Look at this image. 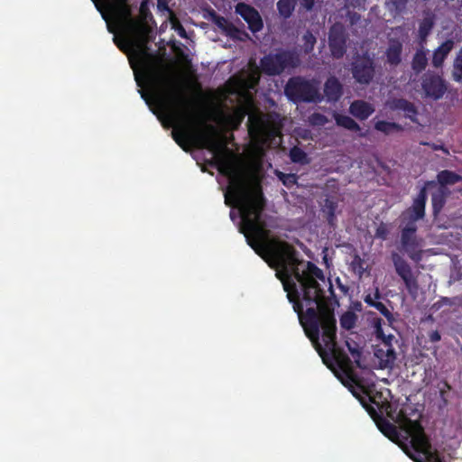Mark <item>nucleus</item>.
I'll return each mask as SVG.
<instances>
[{"instance_id": "obj_13", "label": "nucleus", "mask_w": 462, "mask_h": 462, "mask_svg": "<svg viewBox=\"0 0 462 462\" xmlns=\"http://www.w3.org/2000/svg\"><path fill=\"white\" fill-rule=\"evenodd\" d=\"M422 89L427 97L439 99L445 94L447 87L439 76L426 74L422 80Z\"/></svg>"}, {"instance_id": "obj_30", "label": "nucleus", "mask_w": 462, "mask_h": 462, "mask_svg": "<svg viewBox=\"0 0 462 462\" xmlns=\"http://www.w3.org/2000/svg\"><path fill=\"white\" fill-rule=\"evenodd\" d=\"M302 41L304 51L306 53H310V51H312L317 42L316 37L310 32H307L303 35Z\"/></svg>"}, {"instance_id": "obj_25", "label": "nucleus", "mask_w": 462, "mask_h": 462, "mask_svg": "<svg viewBox=\"0 0 462 462\" xmlns=\"http://www.w3.org/2000/svg\"><path fill=\"white\" fill-rule=\"evenodd\" d=\"M452 67L453 80L458 83H462V47L456 53Z\"/></svg>"}, {"instance_id": "obj_43", "label": "nucleus", "mask_w": 462, "mask_h": 462, "mask_svg": "<svg viewBox=\"0 0 462 462\" xmlns=\"http://www.w3.org/2000/svg\"><path fill=\"white\" fill-rule=\"evenodd\" d=\"M429 337L431 342H438L441 338L440 334L437 330L431 331Z\"/></svg>"}, {"instance_id": "obj_29", "label": "nucleus", "mask_w": 462, "mask_h": 462, "mask_svg": "<svg viewBox=\"0 0 462 462\" xmlns=\"http://www.w3.org/2000/svg\"><path fill=\"white\" fill-rule=\"evenodd\" d=\"M395 107L405 111L406 116L410 118H412L416 114L414 106L404 99L397 100L395 103Z\"/></svg>"}, {"instance_id": "obj_52", "label": "nucleus", "mask_w": 462, "mask_h": 462, "mask_svg": "<svg viewBox=\"0 0 462 462\" xmlns=\"http://www.w3.org/2000/svg\"><path fill=\"white\" fill-rule=\"evenodd\" d=\"M103 15V18L107 21V18H106V15L105 14H102Z\"/></svg>"}, {"instance_id": "obj_22", "label": "nucleus", "mask_w": 462, "mask_h": 462, "mask_svg": "<svg viewBox=\"0 0 462 462\" xmlns=\"http://www.w3.org/2000/svg\"><path fill=\"white\" fill-rule=\"evenodd\" d=\"M427 64V51L423 49L418 50L412 60V69L419 73L426 68Z\"/></svg>"}, {"instance_id": "obj_9", "label": "nucleus", "mask_w": 462, "mask_h": 462, "mask_svg": "<svg viewBox=\"0 0 462 462\" xmlns=\"http://www.w3.org/2000/svg\"><path fill=\"white\" fill-rule=\"evenodd\" d=\"M395 337L389 334L376 345L374 352V363L380 369H392L394 365L397 355L393 346Z\"/></svg>"}, {"instance_id": "obj_14", "label": "nucleus", "mask_w": 462, "mask_h": 462, "mask_svg": "<svg viewBox=\"0 0 462 462\" xmlns=\"http://www.w3.org/2000/svg\"><path fill=\"white\" fill-rule=\"evenodd\" d=\"M107 13L116 23L124 24L129 19L131 13L126 0H102Z\"/></svg>"}, {"instance_id": "obj_12", "label": "nucleus", "mask_w": 462, "mask_h": 462, "mask_svg": "<svg viewBox=\"0 0 462 462\" xmlns=\"http://www.w3.org/2000/svg\"><path fill=\"white\" fill-rule=\"evenodd\" d=\"M236 12L248 23V27L253 32L263 29L262 17L254 7L245 3H239L236 6Z\"/></svg>"}, {"instance_id": "obj_11", "label": "nucleus", "mask_w": 462, "mask_h": 462, "mask_svg": "<svg viewBox=\"0 0 462 462\" xmlns=\"http://www.w3.org/2000/svg\"><path fill=\"white\" fill-rule=\"evenodd\" d=\"M328 41L333 57L341 58L346 52V35L342 24L336 23L331 27Z\"/></svg>"}, {"instance_id": "obj_16", "label": "nucleus", "mask_w": 462, "mask_h": 462, "mask_svg": "<svg viewBox=\"0 0 462 462\" xmlns=\"http://www.w3.org/2000/svg\"><path fill=\"white\" fill-rule=\"evenodd\" d=\"M349 112L356 118L365 120L374 112V107L368 102L356 100L351 104Z\"/></svg>"}, {"instance_id": "obj_17", "label": "nucleus", "mask_w": 462, "mask_h": 462, "mask_svg": "<svg viewBox=\"0 0 462 462\" xmlns=\"http://www.w3.org/2000/svg\"><path fill=\"white\" fill-rule=\"evenodd\" d=\"M455 42L453 40H447L440 46H439L432 55V65L439 68L443 65L444 60L454 48Z\"/></svg>"}, {"instance_id": "obj_24", "label": "nucleus", "mask_w": 462, "mask_h": 462, "mask_svg": "<svg viewBox=\"0 0 462 462\" xmlns=\"http://www.w3.org/2000/svg\"><path fill=\"white\" fill-rule=\"evenodd\" d=\"M356 321L357 315L354 311H346L339 319L340 328L345 330H350L355 328Z\"/></svg>"}, {"instance_id": "obj_41", "label": "nucleus", "mask_w": 462, "mask_h": 462, "mask_svg": "<svg viewBox=\"0 0 462 462\" xmlns=\"http://www.w3.org/2000/svg\"><path fill=\"white\" fill-rule=\"evenodd\" d=\"M379 298H380V293H379L378 289L376 288L374 295L367 294L365 297V302L370 306L374 307V305L377 302L376 300H378Z\"/></svg>"}, {"instance_id": "obj_47", "label": "nucleus", "mask_w": 462, "mask_h": 462, "mask_svg": "<svg viewBox=\"0 0 462 462\" xmlns=\"http://www.w3.org/2000/svg\"><path fill=\"white\" fill-rule=\"evenodd\" d=\"M217 23H218V24H219L220 26H222V25L226 23V20H225V19H219V20L217 21Z\"/></svg>"}, {"instance_id": "obj_8", "label": "nucleus", "mask_w": 462, "mask_h": 462, "mask_svg": "<svg viewBox=\"0 0 462 462\" xmlns=\"http://www.w3.org/2000/svg\"><path fill=\"white\" fill-rule=\"evenodd\" d=\"M392 260L396 273L403 282L406 290L411 296H416L419 291V271L412 270L411 266L398 254H392Z\"/></svg>"}, {"instance_id": "obj_37", "label": "nucleus", "mask_w": 462, "mask_h": 462, "mask_svg": "<svg viewBox=\"0 0 462 462\" xmlns=\"http://www.w3.org/2000/svg\"><path fill=\"white\" fill-rule=\"evenodd\" d=\"M309 122L312 125L321 126L328 122V119L321 114L314 113L309 117Z\"/></svg>"}, {"instance_id": "obj_15", "label": "nucleus", "mask_w": 462, "mask_h": 462, "mask_svg": "<svg viewBox=\"0 0 462 462\" xmlns=\"http://www.w3.org/2000/svg\"><path fill=\"white\" fill-rule=\"evenodd\" d=\"M428 186L433 189L431 193V200L433 211L435 214H437L442 209L447 198L451 193V190L449 188L444 185H439L438 183H430L428 184Z\"/></svg>"}, {"instance_id": "obj_49", "label": "nucleus", "mask_w": 462, "mask_h": 462, "mask_svg": "<svg viewBox=\"0 0 462 462\" xmlns=\"http://www.w3.org/2000/svg\"><path fill=\"white\" fill-rule=\"evenodd\" d=\"M180 35L182 37L185 36V30L182 27L180 28Z\"/></svg>"}, {"instance_id": "obj_18", "label": "nucleus", "mask_w": 462, "mask_h": 462, "mask_svg": "<svg viewBox=\"0 0 462 462\" xmlns=\"http://www.w3.org/2000/svg\"><path fill=\"white\" fill-rule=\"evenodd\" d=\"M324 94L328 102L337 101L342 95V86L334 77L329 78L324 86Z\"/></svg>"}, {"instance_id": "obj_28", "label": "nucleus", "mask_w": 462, "mask_h": 462, "mask_svg": "<svg viewBox=\"0 0 462 462\" xmlns=\"http://www.w3.org/2000/svg\"><path fill=\"white\" fill-rule=\"evenodd\" d=\"M290 158L293 162L306 164L309 162L307 154L299 147H293L290 151Z\"/></svg>"}, {"instance_id": "obj_1", "label": "nucleus", "mask_w": 462, "mask_h": 462, "mask_svg": "<svg viewBox=\"0 0 462 462\" xmlns=\"http://www.w3.org/2000/svg\"><path fill=\"white\" fill-rule=\"evenodd\" d=\"M224 167L229 181L226 202L229 204L232 200L238 208L240 232L254 252L275 269L276 277L281 280L306 335L319 354L323 356L320 334L325 350L335 354L336 319L326 295L333 292L330 281L314 263L300 260L288 243L269 238L261 220L264 200L259 183L248 178L233 158Z\"/></svg>"}, {"instance_id": "obj_6", "label": "nucleus", "mask_w": 462, "mask_h": 462, "mask_svg": "<svg viewBox=\"0 0 462 462\" xmlns=\"http://www.w3.org/2000/svg\"><path fill=\"white\" fill-rule=\"evenodd\" d=\"M285 93L290 99L295 102H319L322 100V96L319 93V83L300 77L291 79L288 81L285 87Z\"/></svg>"}, {"instance_id": "obj_50", "label": "nucleus", "mask_w": 462, "mask_h": 462, "mask_svg": "<svg viewBox=\"0 0 462 462\" xmlns=\"http://www.w3.org/2000/svg\"><path fill=\"white\" fill-rule=\"evenodd\" d=\"M135 79H136L137 85L142 86V82H141V79H139V77H136Z\"/></svg>"}, {"instance_id": "obj_35", "label": "nucleus", "mask_w": 462, "mask_h": 462, "mask_svg": "<svg viewBox=\"0 0 462 462\" xmlns=\"http://www.w3.org/2000/svg\"><path fill=\"white\" fill-rule=\"evenodd\" d=\"M380 430L385 436L393 440L398 438L397 429L390 423H385L384 425L381 426Z\"/></svg>"}, {"instance_id": "obj_27", "label": "nucleus", "mask_w": 462, "mask_h": 462, "mask_svg": "<svg viewBox=\"0 0 462 462\" xmlns=\"http://www.w3.org/2000/svg\"><path fill=\"white\" fill-rule=\"evenodd\" d=\"M296 0H279L277 7L282 16L289 17L294 10Z\"/></svg>"}, {"instance_id": "obj_7", "label": "nucleus", "mask_w": 462, "mask_h": 462, "mask_svg": "<svg viewBox=\"0 0 462 462\" xmlns=\"http://www.w3.org/2000/svg\"><path fill=\"white\" fill-rule=\"evenodd\" d=\"M300 64L298 55L291 51H281L265 56L261 60L263 71L269 75L282 73L287 68H295Z\"/></svg>"}, {"instance_id": "obj_38", "label": "nucleus", "mask_w": 462, "mask_h": 462, "mask_svg": "<svg viewBox=\"0 0 462 462\" xmlns=\"http://www.w3.org/2000/svg\"><path fill=\"white\" fill-rule=\"evenodd\" d=\"M346 345L349 352L351 353L353 358L355 359L356 365L358 367H361V364L358 359L360 357V351H359L357 345L356 343H350L348 341H346Z\"/></svg>"}, {"instance_id": "obj_23", "label": "nucleus", "mask_w": 462, "mask_h": 462, "mask_svg": "<svg viewBox=\"0 0 462 462\" xmlns=\"http://www.w3.org/2000/svg\"><path fill=\"white\" fill-rule=\"evenodd\" d=\"M434 25V16L431 14H426L424 18L420 23L419 27V35L421 41H424L426 37L430 34L432 27Z\"/></svg>"}, {"instance_id": "obj_51", "label": "nucleus", "mask_w": 462, "mask_h": 462, "mask_svg": "<svg viewBox=\"0 0 462 462\" xmlns=\"http://www.w3.org/2000/svg\"><path fill=\"white\" fill-rule=\"evenodd\" d=\"M107 28H108L109 32H113L109 23H107Z\"/></svg>"}, {"instance_id": "obj_53", "label": "nucleus", "mask_w": 462, "mask_h": 462, "mask_svg": "<svg viewBox=\"0 0 462 462\" xmlns=\"http://www.w3.org/2000/svg\"><path fill=\"white\" fill-rule=\"evenodd\" d=\"M129 42H130L131 44L134 43V40H130Z\"/></svg>"}, {"instance_id": "obj_31", "label": "nucleus", "mask_w": 462, "mask_h": 462, "mask_svg": "<svg viewBox=\"0 0 462 462\" xmlns=\"http://www.w3.org/2000/svg\"><path fill=\"white\" fill-rule=\"evenodd\" d=\"M375 129L380 131V132H383V133H385V134H389V133H392L394 130H399L400 127H399V125H397L394 123H389V122H385V121H379V122H377L375 124Z\"/></svg>"}, {"instance_id": "obj_2", "label": "nucleus", "mask_w": 462, "mask_h": 462, "mask_svg": "<svg viewBox=\"0 0 462 462\" xmlns=\"http://www.w3.org/2000/svg\"><path fill=\"white\" fill-rule=\"evenodd\" d=\"M259 79L258 67L250 62L248 70L230 78L224 90L204 89V149L213 142L222 143L224 132L237 128L246 115L254 163H260L265 146L280 145L285 118L276 113L263 114L254 106L253 93Z\"/></svg>"}, {"instance_id": "obj_39", "label": "nucleus", "mask_w": 462, "mask_h": 462, "mask_svg": "<svg viewBox=\"0 0 462 462\" xmlns=\"http://www.w3.org/2000/svg\"><path fill=\"white\" fill-rule=\"evenodd\" d=\"M390 229L388 225L384 223H381L375 230V237L380 238L382 240H385L389 235Z\"/></svg>"}, {"instance_id": "obj_34", "label": "nucleus", "mask_w": 462, "mask_h": 462, "mask_svg": "<svg viewBox=\"0 0 462 462\" xmlns=\"http://www.w3.org/2000/svg\"><path fill=\"white\" fill-rule=\"evenodd\" d=\"M277 176L283 185L288 188L293 186L297 182V176L295 174H286L277 171Z\"/></svg>"}, {"instance_id": "obj_10", "label": "nucleus", "mask_w": 462, "mask_h": 462, "mask_svg": "<svg viewBox=\"0 0 462 462\" xmlns=\"http://www.w3.org/2000/svg\"><path fill=\"white\" fill-rule=\"evenodd\" d=\"M352 74L361 84H368L374 74L373 60L367 56L358 57L352 65Z\"/></svg>"}, {"instance_id": "obj_46", "label": "nucleus", "mask_w": 462, "mask_h": 462, "mask_svg": "<svg viewBox=\"0 0 462 462\" xmlns=\"http://www.w3.org/2000/svg\"><path fill=\"white\" fill-rule=\"evenodd\" d=\"M129 26H130V28H132L133 30H136V31H137V30H141V29H142V28H141V26H139V25H137V24H134V23H131Z\"/></svg>"}, {"instance_id": "obj_42", "label": "nucleus", "mask_w": 462, "mask_h": 462, "mask_svg": "<svg viewBox=\"0 0 462 462\" xmlns=\"http://www.w3.org/2000/svg\"><path fill=\"white\" fill-rule=\"evenodd\" d=\"M406 2L407 0H391V4L397 11L402 10L406 5Z\"/></svg>"}, {"instance_id": "obj_55", "label": "nucleus", "mask_w": 462, "mask_h": 462, "mask_svg": "<svg viewBox=\"0 0 462 462\" xmlns=\"http://www.w3.org/2000/svg\"><path fill=\"white\" fill-rule=\"evenodd\" d=\"M140 31H141V32H140L141 33H143V28H142Z\"/></svg>"}, {"instance_id": "obj_45", "label": "nucleus", "mask_w": 462, "mask_h": 462, "mask_svg": "<svg viewBox=\"0 0 462 462\" xmlns=\"http://www.w3.org/2000/svg\"><path fill=\"white\" fill-rule=\"evenodd\" d=\"M141 97L146 101L147 104H149L150 96L149 94L144 90H140Z\"/></svg>"}, {"instance_id": "obj_21", "label": "nucleus", "mask_w": 462, "mask_h": 462, "mask_svg": "<svg viewBox=\"0 0 462 462\" xmlns=\"http://www.w3.org/2000/svg\"><path fill=\"white\" fill-rule=\"evenodd\" d=\"M462 181V177L449 171H442L438 174V184L444 185L448 188L457 182Z\"/></svg>"}, {"instance_id": "obj_54", "label": "nucleus", "mask_w": 462, "mask_h": 462, "mask_svg": "<svg viewBox=\"0 0 462 462\" xmlns=\"http://www.w3.org/2000/svg\"><path fill=\"white\" fill-rule=\"evenodd\" d=\"M116 44H117V46L119 47V49H121V50L123 49V48H122V46H121L120 44H118V43H116Z\"/></svg>"}, {"instance_id": "obj_36", "label": "nucleus", "mask_w": 462, "mask_h": 462, "mask_svg": "<svg viewBox=\"0 0 462 462\" xmlns=\"http://www.w3.org/2000/svg\"><path fill=\"white\" fill-rule=\"evenodd\" d=\"M371 322H372V326L374 329V333L378 338L383 340V337H387L388 335H385L383 330V328H382L383 320L380 318H373Z\"/></svg>"}, {"instance_id": "obj_20", "label": "nucleus", "mask_w": 462, "mask_h": 462, "mask_svg": "<svg viewBox=\"0 0 462 462\" xmlns=\"http://www.w3.org/2000/svg\"><path fill=\"white\" fill-rule=\"evenodd\" d=\"M344 385L348 387L350 392L355 396H359V394L363 392L361 385L357 383L354 374L350 370L345 371V377L341 379Z\"/></svg>"}, {"instance_id": "obj_44", "label": "nucleus", "mask_w": 462, "mask_h": 462, "mask_svg": "<svg viewBox=\"0 0 462 462\" xmlns=\"http://www.w3.org/2000/svg\"><path fill=\"white\" fill-rule=\"evenodd\" d=\"M301 5L307 9L310 10L314 5V0H301Z\"/></svg>"}, {"instance_id": "obj_4", "label": "nucleus", "mask_w": 462, "mask_h": 462, "mask_svg": "<svg viewBox=\"0 0 462 462\" xmlns=\"http://www.w3.org/2000/svg\"><path fill=\"white\" fill-rule=\"evenodd\" d=\"M426 200V188H423L414 199L412 206L402 213V217L407 223L402 228L401 249L415 263L421 261L423 254V239L416 236L415 222L423 218Z\"/></svg>"}, {"instance_id": "obj_5", "label": "nucleus", "mask_w": 462, "mask_h": 462, "mask_svg": "<svg viewBox=\"0 0 462 462\" xmlns=\"http://www.w3.org/2000/svg\"><path fill=\"white\" fill-rule=\"evenodd\" d=\"M396 422L406 434L405 439H410V447L406 446L403 449L411 459L415 462H442L439 457L432 452L423 428L418 421L400 413Z\"/></svg>"}, {"instance_id": "obj_40", "label": "nucleus", "mask_w": 462, "mask_h": 462, "mask_svg": "<svg viewBox=\"0 0 462 462\" xmlns=\"http://www.w3.org/2000/svg\"><path fill=\"white\" fill-rule=\"evenodd\" d=\"M374 308L378 310L388 319L389 322L393 320L392 313L387 310L383 303L378 301L374 305Z\"/></svg>"}, {"instance_id": "obj_32", "label": "nucleus", "mask_w": 462, "mask_h": 462, "mask_svg": "<svg viewBox=\"0 0 462 462\" xmlns=\"http://www.w3.org/2000/svg\"><path fill=\"white\" fill-rule=\"evenodd\" d=\"M461 304H462V298H460V297H454V298L444 297L441 300H439V301H437L433 305V307L436 309H439L444 305H448V306L457 305V306H459Z\"/></svg>"}, {"instance_id": "obj_3", "label": "nucleus", "mask_w": 462, "mask_h": 462, "mask_svg": "<svg viewBox=\"0 0 462 462\" xmlns=\"http://www.w3.org/2000/svg\"><path fill=\"white\" fill-rule=\"evenodd\" d=\"M145 84L154 91L157 110H152L164 126L173 127L174 141L190 152L202 171V85L193 93L180 79L147 69Z\"/></svg>"}, {"instance_id": "obj_26", "label": "nucleus", "mask_w": 462, "mask_h": 462, "mask_svg": "<svg viewBox=\"0 0 462 462\" xmlns=\"http://www.w3.org/2000/svg\"><path fill=\"white\" fill-rule=\"evenodd\" d=\"M334 118H335L337 125H340V126H342L346 129L351 130V131H358L359 130V125L350 116L335 113Z\"/></svg>"}, {"instance_id": "obj_48", "label": "nucleus", "mask_w": 462, "mask_h": 462, "mask_svg": "<svg viewBox=\"0 0 462 462\" xmlns=\"http://www.w3.org/2000/svg\"><path fill=\"white\" fill-rule=\"evenodd\" d=\"M365 0H356V5H360L362 3H364Z\"/></svg>"}, {"instance_id": "obj_33", "label": "nucleus", "mask_w": 462, "mask_h": 462, "mask_svg": "<svg viewBox=\"0 0 462 462\" xmlns=\"http://www.w3.org/2000/svg\"><path fill=\"white\" fill-rule=\"evenodd\" d=\"M336 208H337L336 202H334L333 200H330V199L325 200L322 210L327 215L329 222L332 221V219L335 216Z\"/></svg>"}, {"instance_id": "obj_19", "label": "nucleus", "mask_w": 462, "mask_h": 462, "mask_svg": "<svg viewBox=\"0 0 462 462\" xmlns=\"http://www.w3.org/2000/svg\"><path fill=\"white\" fill-rule=\"evenodd\" d=\"M402 45L398 41H391L386 51L387 60L393 65H397L401 61V53Z\"/></svg>"}]
</instances>
